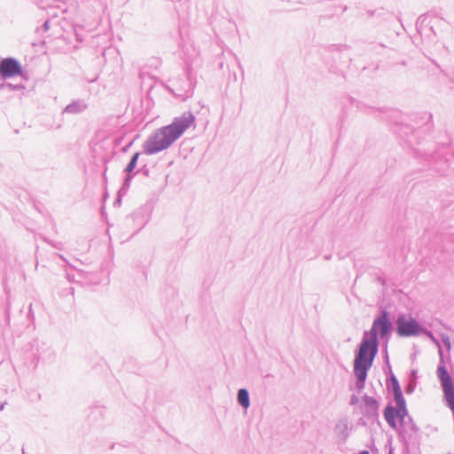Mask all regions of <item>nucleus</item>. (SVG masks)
<instances>
[{"label":"nucleus","mask_w":454,"mask_h":454,"mask_svg":"<svg viewBox=\"0 0 454 454\" xmlns=\"http://www.w3.org/2000/svg\"><path fill=\"white\" fill-rule=\"evenodd\" d=\"M194 122L192 114L176 118L172 123L156 129L144 145L145 153L153 154L169 147Z\"/></svg>","instance_id":"obj_1"},{"label":"nucleus","mask_w":454,"mask_h":454,"mask_svg":"<svg viewBox=\"0 0 454 454\" xmlns=\"http://www.w3.org/2000/svg\"><path fill=\"white\" fill-rule=\"evenodd\" d=\"M378 350V340L364 336L354 361V372L360 381H364Z\"/></svg>","instance_id":"obj_2"},{"label":"nucleus","mask_w":454,"mask_h":454,"mask_svg":"<svg viewBox=\"0 0 454 454\" xmlns=\"http://www.w3.org/2000/svg\"><path fill=\"white\" fill-rule=\"evenodd\" d=\"M419 325L417 321L409 316H402L397 320V333L401 336L418 335Z\"/></svg>","instance_id":"obj_3"},{"label":"nucleus","mask_w":454,"mask_h":454,"mask_svg":"<svg viewBox=\"0 0 454 454\" xmlns=\"http://www.w3.org/2000/svg\"><path fill=\"white\" fill-rule=\"evenodd\" d=\"M22 74V67L14 59L6 58L0 62V75L3 78H10Z\"/></svg>","instance_id":"obj_4"},{"label":"nucleus","mask_w":454,"mask_h":454,"mask_svg":"<svg viewBox=\"0 0 454 454\" xmlns=\"http://www.w3.org/2000/svg\"><path fill=\"white\" fill-rule=\"evenodd\" d=\"M389 328V322L387 315L384 313L380 318L374 321L372 329L368 333H365L364 336L378 340L377 335L380 334L381 336H385L388 333Z\"/></svg>","instance_id":"obj_5"},{"label":"nucleus","mask_w":454,"mask_h":454,"mask_svg":"<svg viewBox=\"0 0 454 454\" xmlns=\"http://www.w3.org/2000/svg\"><path fill=\"white\" fill-rule=\"evenodd\" d=\"M395 399L396 402V414L400 417V419H403L407 415L405 401L403 395H395Z\"/></svg>","instance_id":"obj_6"},{"label":"nucleus","mask_w":454,"mask_h":454,"mask_svg":"<svg viewBox=\"0 0 454 454\" xmlns=\"http://www.w3.org/2000/svg\"><path fill=\"white\" fill-rule=\"evenodd\" d=\"M384 416L389 426L395 428L396 427L395 418H400L396 414V409H394L393 407H387L384 412Z\"/></svg>","instance_id":"obj_7"},{"label":"nucleus","mask_w":454,"mask_h":454,"mask_svg":"<svg viewBox=\"0 0 454 454\" xmlns=\"http://www.w3.org/2000/svg\"><path fill=\"white\" fill-rule=\"evenodd\" d=\"M238 400L239 403L244 407L247 408L249 406V396L248 393L246 389H239L238 393Z\"/></svg>","instance_id":"obj_8"},{"label":"nucleus","mask_w":454,"mask_h":454,"mask_svg":"<svg viewBox=\"0 0 454 454\" xmlns=\"http://www.w3.org/2000/svg\"><path fill=\"white\" fill-rule=\"evenodd\" d=\"M138 156H139V154L137 153L133 155L131 160L129 161V163L128 164L127 168H126V170L128 172H131L134 169V168L136 167Z\"/></svg>","instance_id":"obj_9"},{"label":"nucleus","mask_w":454,"mask_h":454,"mask_svg":"<svg viewBox=\"0 0 454 454\" xmlns=\"http://www.w3.org/2000/svg\"><path fill=\"white\" fill-rule=\"evenodd\" d=\"M394 394L395 395H403L401 387L395 380H394Z\"/></svg>","instance_id":"obj_10"},{"label":"nucleus","mask_w":454,"mask_h":454,"mask_svg":"<svg viewBox=\"0 0 454 454\" xmlns=\"http://www.w3.org/2000/svg\"><path fill=\"white\" fill-rule=\"evenodd\" d=\"M359 454H369V452L367 450H364V451L360 452Z\"/></svg>","instance_id":"obj_11"}]
</instances>
